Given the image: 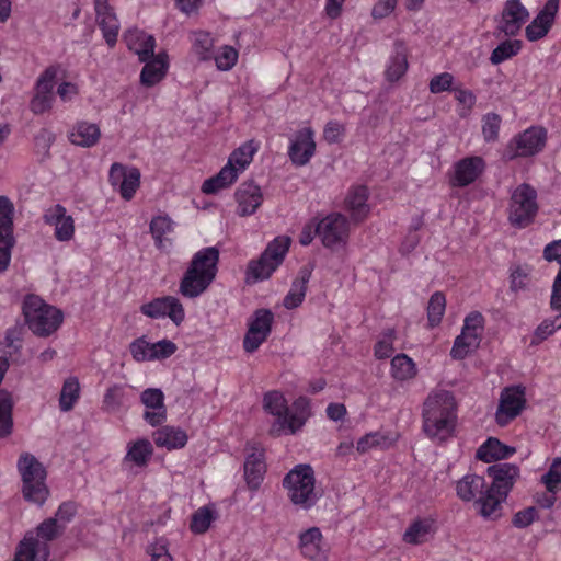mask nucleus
Wrapping results in <instances>:
<instances>
[{"instance_id": "f257e3e1", "label": "nucleus", "mask_w": 561, "mask_h": 561, "mask_svg": "<svg viewBox=\"0 0 561 561\" xmlns=\"http://www.w3.org/2000/svg\"><path fill=\"white\" fill-rule=\"evenodd\" d=\"M456 400L450 391H432L423 403V430L428 437L445 439L454 430Z\"/></svg>"}, {"instance_id": "f03ea898", "label": "nucleus", "mask_w": 561, "mask_h": 561, "mask_svg": "<svg viewBox=\"0 0 561 561\" xmlns=\"http://www.w3.org/2000/svg\"><path fill=\"white\" fill-rule=\"evenodd\" d=\"M219 250L208 247L196 252L180 283V293L187 298L202 295L217 274Z\"/></svg>"}, {"instance_id": "7ed1b4c3", "label": "nucleus", "mask_w": 561, "mask_h": 561, "mask_svg": "<svg viewBox=\"0 0 561 561\" xmlns=\"http://www.w3.org/2000/svg\"><path fill=\"white\" fill-rule=\"evenodd\" d=\"M22 480V494L25 501L42 506L48 495L46 484L47 471L38 459L30 454L22 453L16 463Z\"/></svg>"}, {"instance_id": "20e7f679", "label": "nucleus", "mask_w": 561, "mask_h": 561, "mask_svg": "<svg viewBox=\"0 0 561 561\" xmlns=\"http://www.w3.org/2000/svg\"><path fill=\"white\" fill-rule=\"evenodd\" d=\"M23 314L31 331L42 337L49 336L60 327L62 312L47 305L37 295H27L23 301Z\"/></svg>"}, {"instance_id": "39448f33", "label": "nucleus", "mask_w": 561, "mask_h": 561, "mask_svg": "<svg viewBox=\"0 0 561 561\" xmlns=\"http://www.w3.org/2000/svg\"><path fill=\"white\" fill-rule=\"evenodd\" d=\"M314 482L313 469L309 465H299L285 476L283 485L293 504L308 510L318 501Z\"/></svg>"}, {"instance_id": "423d86ee", "label": "nucleus", "mask_w": 561, "mask_h": 561, "mask_svg": "<svg viewBox=\"0 0 561 561\" xmlns=\"http://www.w3.org/2000/svg\"><path fill=\"white\" fill-rule=\"evenodd\" d=\"M289 245V237L279 236L271 241L259 260H253L249 263L248 278L252 277L253 282L268 278L283 263Z\"/></svg>"}, {"instance_id": "0eeeda50", "label": "nucleus", "mask_w": 561, "mask_h": 561, "mask_svg": "<svg viewBox=\"0 0 561 561\" xmlns=\"http://www.w3.org/2000/svg\"><path fill=\"white\" fill-rule=\"evenodd\" d=\"M316 232L325 248L335 251L347 243L350 222L344 215L332 213L317 222Z\"/></svg>"}, {"instance_id": "6e6552de", "label": "nucleus", "mask_w": 561, "mask_h": 561, "mask_svg": "<svg viewBox=\"0 0 561 561\" xmlns=\"http://www.w3.org/2000/svg\"><path fill=\"white\" fill-rule=\"evenodd\" d=\"M537 193L528 184L519 185L512 194L510 205V220L518 227L529 225L537 214Z\"/></svg>"}, {"instance_id": "1a4fd4ad", "label": "nucleus", "mask_w": 561, "mask_h": 561, "mask_svg": "<svg viewBox=\"0 0 561 561\" xmlns=\"http://www.w3.org/2000/svg\"><path fill=\"white\" fill-rule=\"evenodd\" d=\"M525 388L511 386L502 390L499 407L495 413V421L500 426H506L516 419L525 409Z\"/></svg>"}, {"instance_id": "9d476101", "label": "nucleus", "mask_w": 561, "mask_h": 561, "mask_svg": "<svg viewBox=\"0 0 561 561\" xmlns=\"http://www.w3.org/2000/svg\"><path fill=\"white\" fill-rule=\"evenodd\" d=\"M58 75L57 66H49L38 77L35 85V94L30 102L31 111L36 114H43L49 111L54 102V88Z\"/></svg>"}, {"instance_id": "9b49d317", "label": "nucleus", "mask_w": 561, "mask_h": 561, "mask_svg": "<svg viewBox=\"0 0 561 561\" xmlns=\"http://www.w3.org/2000/svg\"><path fill=\"white\" fill-rule=\"evenodd\" d=\"M274 321V314L270 309H257L249 323V329L243 339V348L248 353L255 352L266 341Z\"/></svg>"}, {"instance_id": "f8f14e48", "label": "nucleus", "mask_w": 561, "mask_h": 561, "mask_svg": "<svg viewBox=\"0 0 561 561\" xmlns=\"http://www.w3.org/2000/svg\"><path fill=\"white\" fill-rule=\"evenodd\" d=\"M144 314L149 318H161L168 316L176 325L183 322L185 312L180 300L173 296L156 298L140 307Z\"/></svg>"}, {"instance_id": "ddd939ff", "label": "nucleus", "mask_w": 561, "mask_h": 561, "mask_svg": "<svg viewBox=\"0 0 561 561\" xmlns=\"http://www.w3.org/2000/svg\"><path fill=\"white\" fill-rule=\"evenodd\" d=\"M486 472L492 479V483L489 486L490 491L501 494L502 499L507 497L519 477V468L508 462L492 465L488 468Z\"/></svg>"}, {"instance_id": "4468645a", "label": "nucleus", "mask_w": 561, "mask_h": 561, "mask_svg": "<svg viewBox=\"0 0 561 561\" xmlns=\"http://www.w3.org/2000/svg\"><path fill=\"white\" fill-rule=\"evenodd\" d=\"M485 162L481 157L472 156L460 159L454 165L450 185L465 187L472 184L484 171Z\"/></svg>"}, {"instance_id": "2eb2a0df", "label": "nucleus", "mask_w": 561, "mask_h": 561, "mask_svg": "<svg viewBox=\"0 0 561 561\" xmlns=\"http://www.w3.org/2000/svg\"><path fill=\"white\" fill-rule=\"evenodd\" d=\"M313 136V130L310 127H305L296 133L295 139L288 149V156L295 165H306L314 154L316 141Z\"/></svg>"}, {"instance_id": "dca6fc26", "label": "nucleus", "mask_w": 561, "mask_h": 561, "mask_svg": "<svg viewBox=\"0 0 561 561\" xmlns=\"http://www.w3.org/2000/svg\"><path fill=\"white\" fill-rule=\"evenodd\" d=\"M141 403L147 408L144 420L151 426H159L167 420L164 393L159 388H148L140 394Z\"/></svg>"}, {"instance_id": "f3484780", "label": "nucleus", "mask_w": 561, "mask_h": 561, "mask_svg": "<svg viewBox=\"0 0 561 561\" xmlns=\"http://www.w3.org/2000/svg\"><path fill=\"white\" fill-rule=\"evenodd\" d=\"M43 219L45 224L55 227V238L58 241L65 242L73 238L75 220L70 215H67L62 205L56 204L46 209Z\"/></svg>"}, {"instance_id": "a211bd4d", "label": "nucleus", "mask_w": 561, "mask_h": 561, "mask_svg": "<svg viewBox=\"0 0 561 561\" xmlns=\"http://www.w3.org/2000/svg\"><path fill=\"white\" fill-rule=\"evenodd\" d=\"M547 140V131L542 127H530L518 134L512 145L515 146V154L530 157L540 152Z\"/></svg>"}, {"instance_id": "6ab92c4d", "label": "nucleus", "mask_w": 561, "mask_h": 561, "mask_svg": "<svg viewBox=\"0 0 561 561\" xmlns=\"http://www.w3.org/2000/svg\"><path fill=\"white\" fill-rule=\"evenodd\" d=\"M98 25L103 32V37L110 47L117 42L119 22L108 0H93Z\"/></svg>"}, {"instance_id": "aec40b11", "label": "nucleus", "mask_w": 561, "mask_h": 561, "mask_svg": "<svg viewBox=\"0 0 561 561\" xmlns=\"http://www.w3.org/2000/svg\"><path fill=\"white\" fill-rule=\"evenodd\" d=\"M558 8L559 0H548L546 2L543 9L525 30L528 41H538L548 34L554 21Z\"/></svg>"}, {"instance_id": "412c9836", "label": "nucleus", "mask_w": 561, "mask_h": 561, "mask_svg": "<svg viewBox=\"0 0 561 561\" xmlns=\"http://www.w3.org/2000/svg\"><path fill=\"white\" fill-rule=\"evenodd\" d=\"M528 16V11L518 0H508L499 28L507 36H515Z\"/></svg>"}, {"instance_id": "4be33fe9", "label": "nucleus", "mask_w": 561, "mask_h": 561, "mask_svg": "<svg viewBox=\"0 0 561 561\" xmlns=\"http://www.w3.org/2000/svg\"><path fill=\"white\" fill-rule=\"evenodd\" d=\"M263 408L270 414L277 416L270 432L272 435L278 436L287 422L288 405L286 399L279 391H268L264 394Z\"/></svg>"}, {"instance_id": "5701e85b", "label": "nucleus", "mask_w": 561, "mask_h": 561, "mask_svg": "<svg viewBox=\"0 0 561 561\" xmlns=\"http://www.w3.org/2000/svg\"><path fill=\"white\" fill-rule=\"evenodd\" d=\"M234 195L238 203L237 211L243 217L254 214L263 202L261 188L253 181L241 183Z\"/></svg>"}, {"instance_id": "b1692460", "label": "nucleus", "mask_w": 561, "mask_h": 561, "mask_svg": "<svg viewBox=\"0 0 561 561\" xmlns=\"http://www.w3.org/2000/svg\"><path fill=\"white\" fill-rule=\"evenodd\" d=\"M50 554L49 546L27 534L18 545L14 561H47Z\"/></svg>"}, {"instance_id": "393cba45", "label": "nucleus", "mask_w": 561, "mask_h": 561, "mask_svg": "<svg viewBox=\"0 0 561 561\" xmlns=\"http://www.w3.org/2000/svg\"><path fill=\"white\" fill-rule=\"evenodd\" d=\"M244 461V479L249 489L255 491L260 488L266 472V463L263 450L252 447Z\"/></svg>"}, {"instance_id": "a878e982", "label": "nucleus", "mask_w": 561, "mask_h": 561, "mask_svg": "<svg viewBox=\"0 0 561 561\" xmlns=\"http://www.w3.org/2000/svg\"><path fill=\"white\" fill-rule=\"evenodd\" d=\"M127 47L133 50L140 61H147L154 55L156 39L139 30H130L124 35Z\"/></svg>"}, {"instance_id": "bb28decb", "label": "nucleus", "mask_w": 561, "mask_h": 561, "mask_svg": "<svg viewBox=\"0 0 561 561\" xmlns=\"http://www.w3.org/2000/svg\"><path fill=\"white\" fill-rule=\"evenodd\" d=\"M368 188L364 185L354 186L350 190L345 198V207L351 214V218L354 222H362L369 213Z\"/></svg>"}, {"instance_id": "cd10ccee", "label": "nucleus", "mask_w": 561, "mask_h": 561, "mask_svg": "<svg viewBox=\"0 0 561 561\" xmlns=\"http://www.w3.org/2000/svg\"><path fill=\"white\" fill-rule=\"evenodd\" d=\"M313 266L308 264L302 266L298 276L291 284L289 293L285 296L283 305L287 309H294L301 305L307 291V284L311 277Z\"/></svg>"}, {"instance_id": "c85d7f7f", "label": "nucleus", "mask_w": 561, "mask_h": 561, "mask_svg": "<svg viewBox=\"0 0 561 561\" xmlns=\"http://www.w3.org/2000/svg\"><path fill=\"white\" fill-rule=\"evenodd\" d=\"M144 62L145 66L140 73L141 84L152 87L164 78L168 69V55L165 53L153 55V57Z\"/></svg>"}, {"instance_id": "c756f323", "label": "nucleus", "mask_w": 561, "mask_h": 561, "mask_svg": "<svg viewBox=\"0 0 561 561\" xmlns=\"http://www.w3.org/2000/svg\"><path fill=\"white\" fill-rule=\"evenodd\" d=\"M543 257L549 262L557 261L560 264V270L552 285L550 307L554 311H561V240L547 244L543 250Z\"/></svg>"}, {"instance_id": "7c9ffc66", "label": "nucleus", "mask_w": 561, "mask_h": 561, "mask_svg": "<svg viewBox=\"0 0 561 561\" xmlns=\"http://www.w3.org/2000/svg\"><path fill=\"white\" fill-rule=\"evenodd\" d=\"M515 453V448L489 437L477 450L476 457L484 462L506 459Z\"/></svg>"}, {"instance_id": "2f4dec72", "label": "nucleus", "mask_w": 561, "mask_h": 561, "mask_svg": "<svg viewBox=\"0 0 561 561\" xmlns=\"http://www.w3.org/2000/svg\"><path fill=\"white\" fill-rule=\"evenodd\" d=\"M187 439L183 430L173 426H163L153 433L154 444L168 450L183 448Z\"/></svg>"}, {"instance_id": "473e14b6", "label": "nucleus", "mask_w": 561, "mask_h": 561, "mask_svg": "<svg viewBox=\"0 0 561 561\" xmlns=\"http://www.w3.org/2000/svg\"><path fill=\"white\" fill-rule=\"evenodd\" d=\"M321 543L322 534L318 527H311L300 535L301 553L310 560L321 561L323 559Z\"/></svg>"}, {"instance_id": "72a5a7b5", "label": "nucleus", "mask_w": 561, "mask_h": 561, "mask_svg": "<svg viewBox=\"0 0 561 561\" xmlns=\"http://www.w3.org/2000/svg\"><path fill=\"white\" fill-rule=\"evenodd\" d=\"M101 131L96 124L80 122L73 127L69 139L77 146L92 147L99 141Z\"/></svg>"}, {"instance_id": "f704fd0d", "label": "nucleus", "mask_w": 561, "mask_h": 561, "mask_svg": "<svg viewBox=\"0 0 561 561\" xmlns=\"http://www.w3.org/2000/svg\"><path fill=\"white\" fill-rule=\"evenodd\" d=\"M238 179V169L225 165L216 175L207 179L202 185L205 194H215L233 184Z\"/></svg>"}, {"instance_id": "c9c22d12", "label": "nucleus", "mask_w": 561, "mask_h": 561, "mask_svg": "<svg viewBox=\"0 0 561 561\" xmlns=\"http://www.w3.org/2000/svg\"><path fill=\"white\" fill-rule=\"evenodd\" d=\"M486 483L483 477L477 474H467L458 481L456 490L457 495L463 501H471L483 494Z\"/></svg>"}, {"instance_id": "e433bc0d", "label": "nucleus", "mask_w": 561, "mask_h": 561, "mask_svg": "<svg viewBox=\"0 0 561 561\" xmlns=\"http://www.w3.org/2000/svg\"><path fill=\"white\" fill-rule=\"evenodd\" d=\"M13 407L12 393L5 389H0V438H5L12 434Z\"/></svg>"}, {"instance_id": "4c0bfd02", "label": "nucleus", "mask_w": 561, "mask_h": 561, "mask_svg": "<svg viewBox=\"0 0 561 561\" xmlns=\"http://www.w3.org/2000/svg\"><path fill=\"white\" fill-rule=\"evenodd\" d=\"M506 499H502L501 494L491 492L489 488L485 489L482 495H480L476 504L479 506V513L485 518L495 519L501 516L502 503Z\"/></svg>"}, {"instance_id": "58836bf2", "label": "nucleus", "mask_w": 561, "mask_h": 561, "mask_svg": "<svg viewBox=\"0 0 561 561\" xmlns=\"http://www.w3.org/2000/svg\"><path fill=\"white\" fill-rule=\"evenodd\" d=\"M152 454L153 447L151 443L146 438H141L128 444L124 461L133 462L138 467H145L150 460Z\"/></svg>"}, {"instance_id": "ea45409f", "label": "nucleus", "mask_w": 561, "mask_h": 561, "mask_svg": "<svg viewBox=\"0 0 561 561\" xmlns=\"http://www.w3.org/2000/svg\"><path fill=\"white\" fill-rule=\"evenodd\" d=\"M408 66L405 47L401 42H396L394 55L386 69L387 80L391 82L399 80L407 72Z\"/></svg>"}, {"instance_id": "a19ab883", "label": "nucleus", "mask_w": 561, "mask_h": 561, "mask_svg": "<svg viewBox=\"0 0 561 561\" xmlns=\"http://www.w3.org/2000/svg\"><path fill=\"white\" fill-rule=\"evenodd\" d=\"M416 374V365L407 354H398L391 359V376L396 380H410L413 379Z\"/></svg>"}, {"instance_id": "79ce46f5", "label": "nucleus", "mask_w": 561, "mask_h": 561, "mask_svg": "<svg viewBox=\"0 0 561 561\" xmlns=\"http://www.w3.org/2000/svg\"><path fill=\"white\" fill-rule=\"evenodd\" d=\"M14 205L9 197L0 196V238H14L13 234Z\"/></svg>"}, {"instance_id": "37998d69", "label": "nucleus", "mask_w": 561, "mask_h": 561, "mask_svg": "<svg viewBox=\"0 0 561 561\" xmlns=\"http://www.w3.org/2000/svg\"><path fill=\"white\" fill-rule=\"evenodd\" d=\"M431 528V520L416 519L404 531L403 541L410 545H421L426 541V537L430 534Z\"/></svg>"}, {"instance_id": "c03bdc74", "label": "nucleus", "mask_w": 561, "mask_h": 561, "mask_svg": "<svg viewBox=\"0 0 561 561\" xmlns=\"http://www.w3.org/2000/svg\"><path fill=\"white\" fill-rule=\"evenodd\" d=\"M256 148L253 146L252 141L245 142L230 154L227 165L237 168L239 173L251 163Z\"/></svg>"}, {"instance_id": "a18cd8bd", "label": "nucleus", "mask_w": 561, "mask_h": 561, "mask_svg": "<svg viewBox=\"0 0 561 561\" xmlns=\"http://www.w3.org/2000/svg\"><path fill=\"white\" fill-rule=\"evenodd\" d=\"M446 309V298L442 291H435L427 305V320L428 327L434 328L438 325Z\"/></svg>"}, {"instance_id": "49530a36", "label": "nucleus", "mask_w": 561, "mask_h": 561, "mask_svg": "<svg viewBox=\"0 0 561 561\" xmlns=\"http://www.w3.org/2000/svg\"><path fill=\"white\" fill-rule=\"evenodd\" d=\"M173 231V221L167 215L156 216L150 222V232L154 239L156 247L163 248V236Z\"/></svg>"}, {"instance_id": "de8ad7c7", "label": "nucleus", "mask_w": 561, "mask_h": 561, "mask_svg": "<svg viewBox=\"0 0 561 561\" xmlns=\"http://www.w3.org/2000/svg\"><path fill=\"white\" fill-rule=\"evenodd\" d=\"M522 48V42L518 39L504 41L496 48L493 49L490 61L493 65H500L501 62L510 59L511 57L518 54Z\"/></svg>"}, {"instance_id": "09e8293b", "label": "nucleus", "mask_w": 561, "mask_h": 561, "mask_svg": "<svg viewBox=\"0 0 561 561\" xmlns=\"http://www.w3.org/2000/svg\"><path fill=\"white\" fill-rule=\"evenodd\" d=\"M193 49L201 60H209L211 58V49L214 39L209 33L197 31L193 33Z\"/></svg>"}, {"instance_id": "8fccbe9b", "label": "nucleus", "mask_w": 561, "mask_h": 561, "mask_svg": "<svg viewBox=\"0 0 561 561\" xmlns=\"http://www.w3.org/2000/svg\"><path fill=\"white\" fill-rule=\"evenodd\" d=\"M79 390L80 386L76 378H69L65 381L59 398L61 411H70L73 408L79 398Z\"/></svg>"}, {"instance_id": "3c124183", "label": "nucleus", "mask_w": 561, "mask_h": 561, "mask_svg": "<svg viewBox=\"0 0 561 561\" xmlns=\"http://www.w3.org/2000/svg\"><path fill=\"white\" fill-rule=\"evenodd\" d=\"M214 519L215 516L213 510L208 506H203L192 515L190 529L194 534H204L208 530Z\"/></svg>"}, {"instance_id": "603ef678", "label": "nucleus", "mask_w": 561, "mask_h": 561, "mask_svg": "<svg viewBox=\"0 0 561 561\" xmlns=\"http://www.w3.org/2000/svg\"><path fill=\"white\" fill-rule=\"evenodd\" d=\"M64 531V526L57 523L56 518H47L36 527L35 538H39L42 542L51 541L58 538Z\"/></svg>"}, {"instance_id": "864d4df0", "label": "nucleus", "mask_w": 561, "mask_h": 561, "mask_svg": "<svg viewBox=\"0 0 561 561\" xmlns=\"http://www.w3.org/2000/svg\"><path fill=\"white\" fill-rule=\"evenodd\" d=\"M140 185V171L137 168L128 169V173L122 181V184L118 187L121 196L129 201L134 197L137 188Z\"/></svg>"}, {"instance_id": "5fc2aeb1", "label": "nucleus", "mask_w": 561, "mask_h": 561, "mask_svg": "<svg viewBox=\"0 0 561 561\" xmlns=\"http://www.w3.org/2000/svg\"><path fill=\"white\" fill-rule=\"evenodd\" d=\"M541 482L550 493L561 490V458L553 460L549 470L541 477Z\"/></svg>"}, {"instance_id": "6e6d98bb", "label": "nucleus", "mask_w": 561, "mask_h": 561, "mask_svg": "<svg viewBox=\"0 0 561 561\" xmlns=\"http://www.w3.org/2000/svg\"><path fill=\"white\" fill-rule=\"evenodd\" d=\"M124 390L121 386L110 387L103 399V409L107 412H116L123 404Z\"/></svg>"}, {"instance_id": "4d7b16f0", "label": "nucleus", "mask_w": 561, "mask_h": 561, "mask_svg": "<svg viewBox=\"0 0 561 561\" xmlns=\"http://www.w3.org/2000/svg\"><path fill=\"white\" fill-rule=\"evenodd\" d=\"M176 348L175 343L170 340H161L157 343H151L149 360L168 358L176 352Z\"/></svg>"}, {"instance_id": "13d9d810", "label": "nucleus", "mask_w": 561, "mask_h": 561, "mask_svg": "<svg viewBox=\"0 0 561 561\" xmlns=\"http://www.w3.org/2000/svg\"><path fill=\"white\" fill-rule=\"evenodd\" d=\"M501 117L496 113H489L483 117L482 133L486 141H494L499 137Z\"/></svg>"}, {"instance_id": "bf43d9fd", "label": "nucleus", "mask_w": 561, "mask_h": 561, "mask_svg": "<svg viewBox=\"0 0 561 561\" xmlns=\"http://www.w3.org/2000/svg\"><path fill=\"white\" fill-rule=\"evenodd\" d=\"M387 444V439L378 432L368 433L364 435L357 442L356 449L359 454H365L375 447H383Z\"/></svg>"}, {"instance_id": "052dcab7", "label": "nucleus", "mask_w": 561, "mask_h": 561, "mask_svg": "<svg viewBox=\"0 0 561 561\" xmlns=\"http://www.w3.org/2000/svg\"><path fill=\"white\" fill-rule=\"evenodd\" d=\"M238 60V51L232 46H224L221 51L215 56L216 66L219 70H230Z\"/></svg>"}, {"instance_id": "680f3d73", "label": "nucleus", "mask_w": 561, "mask_h": 561, "mask_svg": "<svg viewBox=\"0 0 561 561\" xmlns=\"http://www.w3.org/2000/svg\"><path fill=\"white\" fill-rule=\"evenodd\" d=\"M561 329V316L558 314L552 319L543 320L535 331V337L537 342L546 340L548 336L553 334L556 330Z\"/></svg>"}, {"instance_id": "e2e57ef3", "label": "nucleus", "mask_w": 561, "mask_h": 561, "mask_svg": "<svg viewBox=\"0 0 561 561\" xmlns=\"http://www.w3.org/2000/svg\"><path fill=\"white\" fill-rule=\"evenodd\" d=\"M538 519V511L535 506H529L514 514L512 524L516 528H526Z\"/></svg>"}, {"instance_id": "0e129e2a", "label": "nucleus", "mask_w": 561, "mask_h": 561, "mask_svg": "<svg viewBox=\"0 0 561 561\" xmlns=\"http://www.w3.org/2000/svg\"><path fill=\"white\" fill-rule=\"evenodd\" d=\"M478 346L479 345H471V341L468 337L458 335L450 351V356L454 359H463L471 351L476 350Z\"/></svg>"}, {"instance_id": "69168bd1", "label": "nucleus", "mask_w": 561, "mask_h": 561, "mask_svg": "<svg viewBox=\"0 0 561 561\" xmlns=\"http://www.w3.org/2000/svg\"><path fill=\"white\" fill-rule=\"evenodd\" d=\"M454 82V76L449 72H443L434 76L430 81V91L434 94L449 91Z\"/></svg>"}, {"instance_id": "338daca9", "label": "nucleus", "mask_w": 561, "mask_h": 561, "mask_svg": "<svg viewBox=\"0 0 561 561\" xmlns=\"http://www.w3.org/2000/svg\"><path fill=\"white\" fill-rule=\"evenodd\" d=\"M150 345L151 343L147 342L145 337L135 340L129 346L134 359L136 362L149 360Z\"/></svg>"}, {"instance_id": "774afa93", "label": "nucleus", "mask_w": 561, "mask_h": 561, "mask_svg": "<svg viewBox=\"0 0 561 561\" xmlns=\"http://www.w3.org/2000/svg\"><path fill=\"white\" fill-rule=\"evenodd\" d=\"M147 552L151 556V561H173L163 540L151 543L147 548Z\"/></svg>"}]
</instances>
